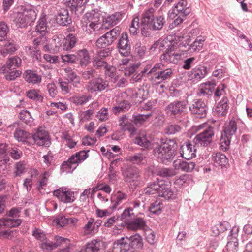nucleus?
Here are the masks:
<instances>
[{
  "label": "nucleus",
  "instance_id": "1",
  "mask_svg": "<svg viewBox=\"0 0 252 252\" xmlns=\"http://www.w3.org/2000/svg\"><path fill=\"white\" fill-rule=\"evenodd\" d=\"M155 10L153 8L145 10L142 13L141 24L143 26L141 34L144 37L151 35V31L161 30L166 23V20L162 15L155 17Z\"/></svg>",
  "mask_w": 252,
  "mask_h": 252
},
{
  "label": "nucleus",
  "instance_id": "2",
  "mask_svg": "<svg viewBox=\"0 0 252 252\" xmlns=\"http://www.w3.org/2000/svg\"><path fill=\"white\" fill-rule=\"evenodd\" d=\"M14 21L19 28H25L33 23L36 18V13L32 6H21L20 11L14 13Z\"/></svg>",
  "mask_w": 252,
  "mask_h": 252
},
{
  "label": "nucleus",
  "instance_id": "3",
  "mask_svg": "<svg viewBox=\"0 0 252 252\" xmlns=\"http://www.w3.org/2000/svg\"><path fill=\"white\" fill-rule=\"evenodd\" d=\"M177 145L174 140H167L154 151L156 156L160 158L163 162L172 158L176 154Z\"/></svg>",
  "mask_w": 252,
  "mask_h": 252
},
{
  "label": "nucleus",
  "instance_id": "4",
  "mask_svg": "<svg viewBox=\"0 0 252 252\" xmlns=\"http://www.w3.org/2000/svg\"><path fill=\"white\" fill-rule=\"evenodd\" d=\"M89 150H83L72 155L67 161H64L61 167L63 172L71 173L79 163L84 161L88 157Z\"/></svg>",
  "mask_w": 252,
  "mask_h": 252
},
{
  "label": "nucleus",
  "instance_id": "5",
  "mask_svg": "<svg viewBox=\"0 0 252 252\" xmlns=\"http://www.w3.org/2000/svg\"><path fill=\"white\" fill-rule=\"evenodd\" d=\"M100 14L95 10L86 13L81 20L82 29L88 33H91L99 28Z\"/></svg>",
  "mask_w": 252,
  "mask_h": 252
},
{
  "label": "nucleus",
  "instance_id": "6",
  "mask_svg": "<svg viewBox=\"0 0 252 252\" xmlns=\"http://www.w3.org/2000/svg\"><path fill=\"white\" fill-rule=\"evenodd\" d=\"M237 129V122L231 120L225 123L220 139V146L223 151L229 149L231 140L235 135Z\"/></svg>",
  "mask_w": 252,
  "mask_h": 252
},
{
  "label": "nucleus",
  "instance_id": "7",
  "mask_svg": "<svg viewBox=\"0 0 252 252\" xmlns=\"http://www.w3.org/2000/svg\"><path fill=\"white\" fill-rule=\"evenodd\" d=\"M198 129L206 128L196 135L193 139L194 144L198 146L206 147L208 146L212 141V137L214 135L213 128L208 126L207 124L204 123L198 126Z\"/></svg>",
  "mask_w": 252,
  "mask_h": 252
},
{
  "label": "nucleus",
  "instance_id": "8",
  "mask_svg": "<svg viewBox=\"0 0 252 252\" xmlns=\"http://www.w3.org/2000/svg\"><path fill=\"white\" fill-rule=\"evenodd\" d=\"M54 41L59 51H68L75 47L78 39L75 35L70 33L66 37L62 35L54 36Z\"/></svg>",
  "mask_w": 252,
  "mask_h": 252
},
{
  "label": "nucleus",
  "instance_id": "9",
  "mask_svg": "<svg viewBox=\"0 0 252 252\" xmlns=\"http://www.w3.org/2000/svg\"><path fill=\"white\" fill-rule=\"evenodd\" d=\"M122 174L125 181L128 183L132 188H136L141 181L140 170L136 167L128 168L123 171Z\"/></svg>",
  "mask_w": 252,
  "mask_h": 252
},
{
  "label": "nucleus",
  "instance_id": "10",
  "mask_svg": "<svg viewBox=\"0 0 252 252\" xmlns=\"http://www.w3.org/2000/svg\"><path fill=\"white\" fill-rule=\"evenodd\" d=\"M120 32V28L116 27L98 39L96 46L98 48H102L111 45L117 39Z\"/></svg>",
  "mask_w": 252,
  "mask_h": 252
},
{
  "label": "nucleus",
  "instance_id": "11",
  "mask_svg": "<svg viewBox=\"0 0 252 252\" xmlns=\"http://www.w3.org/2000/svg\"><path fill=\"white\" fill-rule=\"evenodd\" d=\"M121 246L128 245V251H132L130 248L134 249H142L143 246V238L141 235L136 233L130 237H122L117 240Z\"/></svg>",
  "mask_w": 252,
  "mask_h": 252
},
{
  "label": "nucleus",
  "instance_id": "12",
  "mask_svg": "<svg viewBox=\"0 0 252 252\" xmlns=\"http://www.w3.org/2000/svg\"><path fill=\"white\" fill-rule=\"evenodd\" d=\"M109 86L108 82L101 77H97L87 83L85 86L86 90L91 93L101 92Z\"/></svg>",
  "mask_w": 252,
  "mask_h": 252
},
{
  "label": "nucleus",
  "instance_id": "13",
  "mask_svg": "<svg viewBox=\"0 0 252 252\" xmlns=\"http://www.w3.org/2000/svg\"><path fill=\"white\" fill-rule=\"evenodd\" d=\"M186 101H175L170 103L165 108L166 113L170 116L176 117L184 113L187 107Z\"/></svg>",
  "mask_w": 252,
  "mask_h": 252
},
{
  "label": "nucleus",
  "instance_id": "14",
  "mask_svg": "<svg viewBox=\"0 0 252 252\" xmlns=\"http://www.w3.org/2000/svg\"><path fill=\"white\" fill-rule=\"evenodd\" d=\"M190 12L189 7H187L186 1L181 0L168 12V17L171 19L176 18L178 15L187 16Z\"/></svg>",
  "mask_w": 252,
  "mask_h": 252
},
{
  "label": "nucleus",
  "instance_id": "15",
  "mask_svg": "<svg viewBox=\"0 0 252 252\" xmlns=\"http://www.w3.org/2000/svg\"><path fill=\"white\" fill-rule=\"evenodd\" d=\"M173 74L171 68L159 70L155 74L149 78V80L154 84H158L170 79Z\"/></svg>",
  "mask_w": 252,
  "mask_h": 252
},
{
  "label": "nucleus",
  "instance_id": "16",
  "mask_svg": "<svg viewBox=\"0 0 252 252\" xmlns=\"http://www.w3.org/2000/svg\"><path fill=\"white\" fill-rule=\"evenodd\" d=\"M55 196L63 203H71L74 199V193L73 191L68 190L66 188H60L53 192Z\"/></svg>",
  "mask_w": 252,
  "mask_h": 252
},
{
  "label": "nucleus",
  "instance_id": "17",
  "mask_svg": "<svg viewBox=\"0 0 252 252\" xmlns=\"http://www.w3.org/2000/svg\"><path fill=\"white\" fill-rule=\"evenodd\" d=\"M144 68L141 71V74L144 77L149 78L155 74L157 71L164 68V65L161 63H156L153 65L151 63H146L143 65Z\"/></svg>",
  "mask_w": 252,
  "mask_h": 252
},
{
  "label": "nucleus",
  "instance_id": "18",
  "mask_svg": "<svg viewBox=\"0 0 252 252\" xmlns=\"http://www.w3.org/2000/svg\"><path fill=\"white\" fill-rule=\"evenodd\" d=\"M118 48L120 53L123 56H128L130 53L131 45L126 33H123L120 37Z\"/></svg>",
  "mask_w": 252,
  "mask_h": 252
},
{
  "label": "nucleus",
  "instance_id": "19",
  "mask_svg": "<svg viewBox=\"0 0 252 252\" xmlns=\"http://www.w3.org/2000/svg\"><path fill=\"white\" fill-rule=\"evenodd\" d=\"M196 150L193 144L186 142L181 146L180 153L182 158L189 160L195 156Z\"/></svg>",
  "mask_w": 252,
  "mask_h": 252
},
{
  "label": "nucleus",
  "instance_id": "20",
  "mask_svg": "<svg viewBox=\"0 0 252 252\" xmlns=\"http://www.w3.org/2000/svg\"><path fill=\"white\" fill-rule=\"evenodd\" d=\"M145 225V221L142 217L135 216L125 225L127 229L132 231L141 230Z\"/></svg>",
  "mask_w": 252,
  "mask_h": 252
},
{
  "label": "nucleus",
  "instance_id": "21",
  "mask_svg": "<svg viewBox=\"0 0 252 252\" xmlns=\"http://www.w3.org/2000/svg\"><path fill=\"white\" fill-rule=\"evenodd\" d=\"M173 166L175 169L190 172L194 169L195 163L192 161H184L183 159H176L174 161Z\"/></svg>",
  "mask_w": 252,
  "mask_h": 252
},
{
  "label": "nucleus",
  "instance_id": "22",
  "mask_svg": "<svg viewBox=\"0 0 252 252\" xmlns=\"http://www.w3.org/2000/svg\"><path fill=\"white\" fill-rule=\"evenodd\" d=\"M34 142L39 146L48 147L50 144L49 136L45 130H38L32 136Z\"/></svg>",
  "mask_w": 252,
  "mask_h": 252
},
{
  "label": "nucleus",
  "instance_id": "23",
  "mask_svg": "<svg viewBox=\"0 0 252 252\" xmlns=\"http://www.w3.org/2000/svg\"><path fill=\"white\" fill-rule=\"evenodd\" d=\"M206 74L207 69L205 67H195L188 73L189 80L197 82L204 78Z\"/></svg>",
  "mask_w": 252,
  "mask_h": 252
},
{
  "label": "nucleus",
  "instance_id": "24",
  "mask_svg": "<svg viewBox=\"0 0 252 252\" xmlns=\"http://www.w3.org/2000/svg\"><path fill=\"white\" fill-rule=\"evenodd\" d=\"M23 78L27 82L32 84H39L42 81V76L40 75L34 70L29 69L24 71Z\"/></svg>",
  "mask_w": 252,
  "mask_h": 252
},
{
  "label": "nucleus",
  "instance_id": "25",
  "mask_svg": "<svg viewBox=\"0 0 252 252\" xmlns=\"http://www.w3.org/2000/svg\"><path fill=\"white\" fill-rule=\"evenodd\" d=\"M189 110L195 114H198L202 117L206 114V108L205 103L200 99H196L193 101L192 104L189 107Z\"/></svg>",
  "mask_w": 252,
  "mask_h": 252
},
{
  "label": "nucleus",
  "instance_id": "26",
  "mask_svg": "<svg viewBox=\"0 0 252 252\" xmlns=\"http://www.w3.org/2000/svg\"><path fill=\"white\" fill-rule=\"evenodd\" d=\"M158 196L166 199H173L176 197V194L171 188L170 185L163 182L161 183Z\"/></svg>",
  "mask_w": 252,
  "mask_h": 252
},
{
  "label": "nucleus",
  "instance_id": "27",
  "mask_svg": "<svg viewBox=\"0 0 252 252\" xmlns=\"http://www.w3.org/2000/svg\"><path fill=\"white\" fill-rule=\"evenodd\" d=\"M215 86L216 84L213 81L201 84L198 89V94L200 96L206 95H211Z\"/></svg>",
  "mask_w": 252,
  "mask_h": 252
},
{
  "label": "nucleus",
  "instance_id": "28",
  "mask_svg": "<svg viewBox=\"0 0 252 252\" xmlns=\"http://www.w3.org/2000/svg\"><path fill=\"white\" fill-rule=\"evenodd\" d=\"M161 182H159L157 180L148 183L146 187L143 189V194L147 195H151L156 194H158V195Z\"/></svg>",
  "mask_w": 252,
  "mask_h": 252
},
{
  "label": "nucleus",
  "instance_id": "29",
  "mask_svg": "<svg viewBox=\"0 0 252 252\" xmlns=\"http://www.w3.org/2000/svg\"><path fill=\"white\" fill-rule=\"evenodd\" d=\"M76 60H77L81 66H86L90 62V56L88 51L83 49L77 52Z\"/></svg>",
  "mask_w": 252,
  "mask_h": 252
},
{
  "label": "nucleus",
  "instance_id": "30",
  "mask_svg": "<svg viewBox=\"0 0 252 252\" xmlns=\"http://www.w3.org/2000/svg\"><path fill=\"white\" fill-rule=\"evenodd\" d=\"M134 142L144 148H148L151 146V142L148 139L147 133L145 131H141L135 137Z\"/></svg>",
  "mask_w": 252,
  "mask_h": 252
},
{
  "label": "nucleus",
  "instance_id": "31",
  "mask_svg": "<svg viewBox=\"0 0 252 252\" xmlns=\"http://www.w3.org/2000/svg\"><path fill=\"white\" fill-rule=\"evenodd\" d=\"M56 21L58 24L62 26L69 24L71 19L69 17L68 11L65 9L60 10L56 16Z\"/></svg>",
  "mask_w": 252,
  "mask_h": 252
},
{
  "label": "nucleus",
  "instance_id": "32",
  "mask_svg": "<svg viewBox=\"0 0 252 252\" xmlns=\"http://www.w3.org/2000/svg\"><path fill=\"white\" fill-rule=\"evenodd\" d=\"M71 101L76 105H83L92 99V95L90 94H78L73 96Z\"/></svg>",
  "mask_w": 252,
  "mask_h": 252
},
{
  "label": "nucleus",
  "instance_id": "33",
  "mask_svg": "<svg viewBox=\"0 0 252 252\" xmlns=\"http://www.w3.org/2000/svg\"><path fill=\"white\" fill-rule=\"evenodd\" d=\"M126 160L133 164H144L147 161V157L145 154L138 153L134 155L128 156L126 157Z\"/></svg>",
  "mask_w": 252,
  "mask_h": 252
},
{
  "label": "nucleus",
  "instance_id": "34",
  "mask_svg": "<svg viewBox=\"0 0 252 252\" xmlns=\"http://www.w3.org/2000/svg\"><path fill=\"white\" fill-rule=\"evenodd\" d=\"M100 241L94 239L88 242L79 252H97L100 249Z\"/></svg>",
  "mask_w": 252,
  "mask_h": 252
},
{
  "label": "nucleus",
  "instance_id": "35",
  "mask_svg": "<svg viewBox=\"0 0 252 252\" xmlns=\"http://www.w3.org/2000/svg\"><path fill=\"white\" fill-rule=\"evenodd\" d=\"M122 19V14L119 12H116L112 15H108L104 20V26H113L116 25Z\"/></svg>",
  "mask_w": 252,
  "mask_h": 252
},
{
  "label": "nucleus",
  "instance_id": "36",
  "mask_svg": "<svg viewBox=\"0 0 252 252\" xmlns=\"http://www.w3.org/2000/svg\"><path fill=\"white\" fill-rule=\"evenodd\" d=\"M18 46L13 40L7 41L0 50L1 53L4 56L12 54L17 50Z\"/></svg>",
  "mask_w": 252,
  "mask_h": 252
},
{
  "label": "nucleus",
  "instance_id": "37",
  "mask_svg": "<svg viewBox=\"0 0 252 252\" xmlns=\"http://www.w3.org/2000/svg\"><path fill=\"white\" fill-rule=\"evenodd\" d=\"M231 226L227 221H223L220 223L212 227V232L214 236H217L221 233H223L228 229H230Z\"/></svg>",
  "mask_w": 252,
  "mask_h": 252
},
{
  "label": "nucleus",
  "instance_id": "38",
  "mask_svg": "<svg viewBox=\"0 0 252 252\" xmlns=\"http://www.w3.org/2000/svg\"><path fill=\"white\" fill-rule=\"evenodd\" d=\"M148 95V92L143 89H138L137 90L133 91L132 96L135 99V103H141L146 99Z\"/></svg>",
  "mask_w": 252,
  "mask_h": 252
},
{
  "label": "nucleus",
  "instance_id": "39",
  "mask_svg": "<svg viewBox=\"0 0 252 252\" xmlns=\"http://www.w3.org/2000/svg\"><path fill=\"white\" fill-rule=\"evenodd\" d=\"M228 99L227 98H223L218 104L216 111L218 116H225L228 111Z\"/></svg>",
  "mask_w": 252,
  "mask_h": 252
},
{
  "label": "nucleus",
  "instance_id": "40",
  "mask_svg": "<svg viewBox=\"0 0 252 252\" xmlns=\"http://www.w3.org/2000/svg\"><path fill=\"white\" fill-rule=\"evenodd\" d=\"M26 95L30 99H32L36 102H43V96L41 94L40 91L38 89H34L27 91Z\"/></svg>",
  "mask_w": 252,
  "mask_h": 252
},
{
  "label": "nucleus",
  "instance_id": "41",
  "mask_svg": "<svg viewBox=\"0 0 252 252\" xmlns=\"http://www.w3.org/2000/svg\"><path fill=\"white\" fill-rule=\"evenodd\" d=\"M214 162L220 166H225L228 163V159L226 156L221 153L214 154L213 155Z\"/></svg>",
  "mask_w": 252,
  "mask_h": 252
},
{
  "label": "nucleus",
  "instance_id": "42",
  "mask_svg": "<svg viewBox=\"0 0 252 252\" xmlns=\"http://www.w3.org/2000/svg\"><path fill=\"white\" fill-rule=\"evenodd\" d=\"M21 64V59L17 56L9 58L6 62V66L9 70L15 69L19 67Z\"/></svg>",
  "mask_w": 252,
  "mask_h": 252
},
{
  "label": "nucleus",
  "instance_id": "43",
  "mask_svg": "<svg viewBox=\"0 0 252 252\" xmlns=\"http://www.w3.org/2000/svg\"><path fill=\"white\" fill-rule=\"evenodd\" d=\"M205 39L202 37H197L192 44L189 45V49L191 51H199L202 49Z\"/></svg>",
  "mask_w": 252,
  "mask_h": 252
},
{
  "label": "nucleus",
  "instance_id": "44",
  "mask_svg": "<svg viewBox=\"0 0 252 252\" xmlns=\"http://www.w3.org/2000/svg\"><path fill=\"white\" fill-rule=\"evenodd\" d=\"M127 198V195L125 193L120 191H118L115 195V198L112 200V208L113 209H116L118 205L122 203L123 200H126Z\"/></svg>",
  "mask_w": 252,
  "mask_h": 252
},
{
  "label": "nucleus",
  "instance_id": "45",
  "mask_svg": "<svg viewBox=\"0 0 252 252\" xmlns=\"http://www.w3.org/2000/svg\"><path fill=\"white\" fill-rule=\"evenodd\" d=\"M36 32L40 33L44 36L47 32V26L45 18H41L39 19L36 26Z\"/></svg>",
  "mask_w": 252,
  "mask_h": 252
},
{
  "label": "nucleus",
  "instance_id": "46",
  "mask_svg": "<svg viewBox=\"0 0 252 252\" xmlns=\"http://www.w3.org/2000/svg\"><path fill=\"white\" fill-rule=\"evenodd\" d=\"M26 51L36 60L40 61L41 60V52L37 46L28 47L26 49Z\"/></svg>",
  "mask_w": 252,
  "mask_h": 252
},
{
  "label": "nucleus",
  "instance_id": "47",
  "mask_svg": "<svg viewBox=\"0 0 252 252\" xmlns=\"http://www.w3.org/2000/svg\"><path fill=\"white\" fill-rule=\"evenodd\" d=\"M133 209L130 208H127L123 211L121 216V220L125 222V225L131 220L135 216L132 212Z\"/></svg>",
  "mask_w": 252,
  "mask_h": 252
},
{
  "label": "nucleus",
  "instance_id": "48",
  "mask_svg": "<svg viewBox=\"0 0 252 252\" xmlns=\"http://www.w3.org/2000/svg\"><path fill=\"white\" fill-rule=\"evenodd\" d=\"M94 221V218H90L88 219V222L84 225L83 229L84 235H90L94 232L95 230L93 226Z\"/></svg>",
  "mask_w": 252,
  "mask_h": 252
},
{
  "label": "nucleus",
  "instance_id": "49",
  "mask_svg": "<svg viewBox=\"0 0 252 252\" xmlns=\"http://www.w3.org/2000/svg\"><path fill=\"white\" fill-rule=\"evenodd\" d=\"M29 135L28 132L21 129L17 128L14 132V137L18 141L25 142Z\"/></svg>",
  "mask_w": 252,
  "mask_h": 252
},
{
  "label": "nucleus",
  "instance_id": "50",
  "mask_svg": "<svg viewBox=\"0 0 252 252\" xmlns=\"http://www.w3.org/2000/svg\"><path fill=\"white\" fill-rule=\"evenodd\" d=\"M93 64L97 69H104L107 66L108 63L104 59L94 56L93 59Z\"/></svg>",
  "mask_w": 252,
  "mask_h": 252
},
{
  "label": "nucleus",
  "instance_id": "51",
  "mask_svg": "<svg viewBox=\"0 0 252 252\" xmlns=\"http://www.w3.org/2000/svg\"><path fill=\"white\" fill-rule=\"evenodd\" d=\"M157 174L162 177H169L174 176L176 172L172 168H162L158 169Z\"/></svg>",
  "mask_w": 252,
  "mask_h": 252
},
{
  "label": "nucleus",
  "instance_id": "52",
  "mask_svg": "<svg viewBox=\"0 0 252 252\" xmlns=\"http://www.w3.org/2000/svg\"><path fill=\"white\" fill-rule=\"evenodd\" d=\"M105 74L110 77L111 78H113L115 81L117 80L118 76L116 75V69L115 67L109 65L108 64H107V66L104 69Z\"/></svg>",
  "mask_w": 252,
  "mask_h": 252
},
{
  "label": "nucleus",
  "instance_id": "53",
  "mask_svg": "<svg viewBox=\"0 0 252 252\" xmlns=\"http://www.w3.org/2000/svg\"><path fill=\"white\" fill-rule=\"evenodd\" d=\"M18 117L21 120L28 125H30L32 121L31 113L27 110L21 111Z\"/></svg>",
  "mask_w": 252,
  "mask_h": 252
},
{
  "label": "nucleus",
  "instance_id": "54",
  "mask_svg": "<svg viewBox=\"0 0 252 252\" xmlns=\"http://www.w3.org/2000/svg\"><path fill=\"white\" fill-rule=\"evenodd\" d=\"M62 138L65 145L70 148L74 147L76 145V142L72 139V137L66 132L63 133Z\"/></svg>",
  "mask_w": 252,
  "mask_h": 252
},
{
  "label": "nucleus",
  "instance_id": "55",
  "mask_svg": "<svg viewBox=\"0 0 252 252\" xmlns=\"http://www.w3.org/2000/svg\"><path fill=\"white\" fill-rule=\"evenodd\" d=\"M150 116H151V113L135 115L133 117V121L136 125H141L143 124Z\"/></svg>",
  "mask_w": 252,
  "mask_h": 252
},
{
  "label": "nucleus",
  "instance_id": "56",
  "mask_svg": "<svg viewBox=\"0 0 252 252\" xmlns=\"http://www.w3.org/2000/svg\"><path fill=\"white\" fill-rule=\"evenodd\" d=\"M162 208V204L157 201L151 204L149 211L153 214L158 215L161 213Z\"/></svg>",
  "mask_w": 252,
  "mask_h": 252
},
{
  "label": "nucleus",
  "instance_id": "57",
  "mask_svg": "<svg viewBox=\"0 0 252 252\" xmlns=\"http://www.w3.org/2000/svg\"><path fill=\"white\" fill-rule=\"evenodd\" d=\"M96 117L100 121H105L109 118L108 108L103 107L97 113Z\"/></svg>",
  "mask_w": 252,
  "mask_h": 252
},
{
  "label": "nucleus",
  "instance_id": "58",
  "mask_svg": "<svg viewBox=\"0 0 252 252\" xmlns=\"http://www.w3.org/2000/svg\"><path fill=\"white\" fill-rule=\"evenodd\" d=\"M183 54L176 52L173 47L170 48V59L169 62L172 63H177L180 60L181 56Z\"/></svg>",
  "mask_w": 252,
  "mask_h": 252
},
{
  "label": "nucleus",
  "instance_id": "59",
  "mask_svg": "<svg viewBox=\"0 0 252 252\" xmlns=\"http://www.w3.org/2000/svg\"><path fill=\"white\" fill-rule=\"evenodd\" d=\"M114 161L112 162L109 168L108 177L109 181L112 183H115L118 179L117 172L114 170L112 166Z\"/></svg>",
  "mask_w": 252,
  "mask_h": 252
},
{
  "label": "nucleus",
  "instance_id": "60",
  "mask_svg": "<svg viewBox=\"0 0 252 252\" xmlns=\"http://www.w3.org/2000/svg\"><path fill=\"white\" fill-rule=\"evenodd\" d=\"M139 25V19L138 17H135L132 21L129 28V32L131 34L134 35L137 33Z\"/></svg>",
  "mask_w": 252,
  "mask_h": 252
},
{
  "label": "nucleus",
  "instance_id": "61",
  "mask_svg": "<svg viewBox=\"0 0 252 252\" xmlns=\"http://www.w3.org/2000/svg\"><path fill=\"white\" fill-rule=\"evenodd\" d=\"M9 31L7 25L4 22L0 23V41L4 40Z\"/></svg>",
  "mask_w": 252,
  "mask_h": 252
},
{
  "label": "nucleus",
  "instance_id": "62",
  "mask_svg": "<svg viewBox=\"0 0 252 252\" xmlns=\"http://www.w3.org/2000/svg\"><path fill=\"white\" fill-rule=\"evenodd\" d=\"M127 248V246H121L120 243L116 241L113 243L112 248L107 252H126Z\"/></svg>",
  "mask_w": 252,
  "mask_h": 252
},
{
  "label": "nucleus",
  "instance_id": "63",
  "mask_svg": "<svg viewBox=\"0 0 252 252\" xmlns=\"http://www.w3.org/2000/svg\"><path fill=\"white\" fill-rule=\"evenodd\" d=\"M40 244V248L44 250H52L58 247L57 243H54L53 242L49 240H44Z\"/></svg>",
  "mask_w": 252,
  "mask_h": 252
},
{
  "label": "nucleus",
  "instance_id": "64",
  "mask_svg": "<svg viewBox=\"0 0 252 252\" xmlns=\"http://www.w3.org/2000/svg\"><path fill=\"white\" fill-rule=\"evenodd\" d=\"M22 221L20 219L12 218L6 219L5 226L8 227H15L18 226Z\"/></svg>",
  "mask_w": 252,
  "mask_h": 252
}]
</instances>
